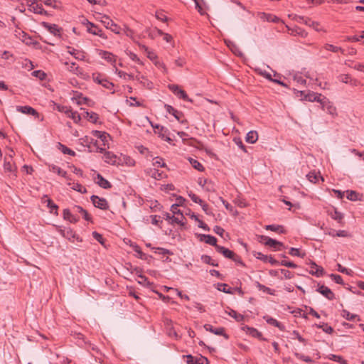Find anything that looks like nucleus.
I'll list each match as a JSON object with an SVG mask.
<instances>
[{"mask_svg": "<svg viewBox=\"0 0 364 364\" xmlns=\"http://www.w3.org/2000/svg\"><path fill=\"white\" fill-rule=\"evenodd\" d=\"M321 109L323 111H326L328 114H331L333 117L337 115L336 107L333 105V104L329 101V100L325 97H322V100L320 103Z\"/></svg>", "mask_w": 364, "mask_h": 364, "instance_id": "f257e3e1", "label": "nucleus"}, {"mask_svg": "<svg viewBox=\"0 0 364 364\" xmlns=\"http://www.w3.org/2000/svg\"><path fill=\"white\" fill-rule=\"evenodd\" d=\"M83 23L86 25L87 31L88 33L95 36H98L103 39L107 38V36L104 33L103 31L93 23L90 22L88 20H85V21Z\"/></svg>", "mask_w": 364, "mask_h": 364, "instance_id": "f03ea898", "label": "nucleus"}, {"mask_svg": "<svg viewBox=\"0 0 364 364\" xmlns=\"http://www.w3.org/2000/svg\"><path fill=\"white\" fill-rule=\"evenodd\" d=\"M100 21L107 28L110 29L114 33L119 34L120 33V27L116 24L108 16L103 15Z\"/></svg>", "mask_w": 364, "mask_h": 364, "instance_id": "7ed1b4c3", "label": "nucleus"}, {"mask_svg": "<svg viewBox=\"0 0 364 364\" xmlns=\"http://www.w3.org/2000/svg\"><path fill=\"white\" fill-rule=\"evenodd\" d=\"M164 107L167 112L172 114L180 123L188 124L187 119H184V114L182 112L176 109L171 105H165Z\"/></svg>", "mask_w": 364, "mask_h": 364, "instance_id": "20e7f679", "label": "nucleus"}, {"mask_svg": "<svg viewBox=\"0 0 364 364\" xmlns=\"http://www.w3.org/2000/svg\"><path fill=\"white\" fill-rule=\"evenodd\" d=\"M168 89L178 98L182 99L185 101L188 102H192V100L190 99L186 94V92L180 88V87L178 85L171 84L168 85Z\"/></svg>", "mask_w": 364, "mask_h": 364, "instance_id": "39448f33", "label": "nucleus"}, {"mask_svg": "<svg viewBox=\"0 0 364 364\" xmlns=\"http://www.w3.org/2000/svg\"><path fill=\"white\" fill-rule=\"evenodd\" d=\"M90 200L94 205L95 207L101 209V210H107L109 208V205L107 200L104 198H100L97 196L92 195L90 197Z\"/></svg>", "mask_w": 364, "mask_h": 364, "instance_id": "423d86ee", "label": "nucleus"}, {"mask_svg": "<svg viewBox=\"0 0 364 364\" xmlns=\"http://www.w3.org/2000/svg\"><path fill=\"white\" fill-rule=\"evenodd\" d=\"M38 0H30L27 1V5L29 6V10L35 14L41 15H48V12L43 8L42 5L38 4Z\"/></svg>", "mask_w": 364, "mask_h": 364, "instance_id": "0eeeda50", "label": "nucleus"}, {"mask_svg": "<svg viewBox=\"0 0 364 364\" xmlns=\"http://www.w3.org/2000/svg\"><path fill=\"white\" fill-rule=\"evenodd\" d=\"M301 96L303 97L304 100L309 102H317L321 103L323 95L319 93L309 91L306 93L305 91L300 92Z\"/></svg>", "mask_w": 364, "mask_h": 364, "instance_id": "6e6552de", "label": "nucleus"}, {"mask_svg": "<svg viewBox=\"0 0 364 364\" xmlns=\"http://www.w3.org/2000/svg\"><path fill=\"white\" fill-rule=\"evenodd\" d=\"M261 239L264 241L265 245L274 247L275 250H281L282 247H284L282 242L272 239L268 236L262 235Z\"/></svg>", "mask_w": 364, "mask_h": 364, "instance_id": "1a4fd4ad", "label": "nucleus"}, {"mask_svg": "<svg viewBox=\"0 0 364 364\" xmlns=\"http://www.w3.org/2000/svg\"><path fill=\"white\" fill-rule=\"evenodd\" d=\"M328 215L334 220L337 221L340 225H344L345 223L343 221L344 215L343 213L339 212L338 209L335 207H332L331 209L327 211Z\"/></svg>", "mask_w": 364, "mask_h": 364, "instance_id": "9d476101", "label": "nucleus"}, {"mask_svg": "<svg viewBox=\"0 0 364 364\" xmlns=\"http://www.w3.org/2000/svg\"><path fill=\"white\" fill-rule=\"evenodd\" d=\"M316 291L319 292L321 294H322L324 297H326L327 299L331 301L335 299V294L331 291V289H329L328 287H326L323 284H318V288L316 289Z\"/></svg>", "mask_w": 364, "mask_h": 364, "instance_id": "9b49d317", "label": "nucleus"}, {"mask_svg": "<svg viewBox=\"0 0 364 364\" xmlns=\"http://www.w3.org/2000/svg\"><path fill=\"white\" fill-rule=\"evenodd\" d=\"M42 26L43 28L47 29L50 33L53 34L55 36L61 37V31L62 28H60L56 24H51L47 22H43Z\"/></svg>", "mask_w": 364, "mask_h": 364, "instance_id": "f8f14e48", "label": "nucleus"}, {"mask_svg": "<svg viewBox=\"0 0 364 364\" xmlns=\"http://www.w3.org/2000/svg\"><path fill=\"white\" fill-rule=\"evenodd\" d=\"M204 328L215 335L223 336L225 339H229V336L225 333V328L223 327L214 328L210 324H205Z\"/></svg>", "mask_w": 364, "mask_h": 364, "instance_id": "ddd939ff", "label": "nucleus"}, {"mask_svg": "<svg viewBox=\"0 0 364 364\" xmlns=\"http://www.w3.org/2000/svg\"><path fill=\"white\" fill-rule=\"evenodd\" d=\"M10 158H12V156L10 155ZM4 171L6 173H10L13 175L14 176H16V166L12 163V160H8L6 157L4 159Z\"/></svg>", "mask_w": 364, "mask_h": 364, "instance_id": "4468645a", "label": "nucleus"}, {"mask_svg": "<svg viewBox=\"0 0 364 364\" xmlns=\"http://www.w3.org/2000/svg\"><path fill=\"white\" fill-rule=\"evenodd\" d=\"M71 242H74L75 240L77 242H82V239L76 234V232L70 228H67L64 237Z\"/></svg>", "mask_w": 364, "mask_h": 364, "instance_id": "2eb2a0df", "label": "nucleus"}, {"mask_svg": "<svg viewBox=\"0 0 364 364\" xmlns=\"http://www.w3.org/2000/svg\"><path fill=\"white\" fill-rule=\"evenodd\" d=\"M309 274L316 277H322L324 274V269L322 267L317 265L315 262H311L310 264Z\"/></svg>", "mask_w": 364, "mask_h": 364, "instance_id": "dca6fc26", "label": "nucleus"}, {"mask_svg": "<svg viewBox=\"0 0 364 364\" xmlns=\"http://www.w3.org/2000/svg\"><path fill=\"white\" fill-rule=\"evenodd\" d=\"M42 200L44 203H46L47 207L50 209V213H53L55 215H58V206L55 203H54V202L51 199L48 198V196H44Z\"/></svg>", "mask_w": 364, "mask_h": 364, "instance_id": "f3484780", "label": "nucleus"}, {"mask_svg": "<svg viewBox=\"0 0 364 364\" xmlns=\"http://www.w3.org/2000/svg\"><path fill=\"white\" fill-rule=\"evenodd\" d=\"M63 218L64 220H68L71 223H76L80 220V218L73 214L68 208L63 210Z\"/></svg>", "mask_w": 364, "mask_h": 364, "instance_id": "a211bd4d", "label": "nucleus"}, {"mask_svg": "<svg viewBox=\"0 0 364 364\" xmlns=\"http://www.w3.org/2000/svg\"><path fill=\"white\" fill-rule=\"evenodd\" d=\"M48 168L50 171L56 173L59 176H61L62 177L65 178L67 181H71V178L68 175L67 172L60 168L59 166L54 164H50L48 165Z\"/></svg>", "mask_w": 364, "mask_h": 364, "instance_id": "6ab92c4d", "label": "nucleus"}, {"mask_svg": "<svg viewBox=\"0 0 364 364\" xmlns=\"http://www.w3.org/2000/svg\"><path fill=\"white\" fill-rule=\"evenodd\" d=\"M200 240L205 242L206 244L214 246L216 248L217 245V238L210 235L200 234L199 235Z\"/></svg>", "mask_w": 364, "mask_h": 364, "instance_id": "aec40b11", "label": "nucleus"}, {"mask_svg": "<svg viewBox=\"0 0 364 364\" xmlns=\"http://www.w3.org/2000/svg\"><path fill=\"white\" fill-rule=\"evenodd\" d=\"M68 53L73 55L75 59L78 60H85V54L84 51L77 50L70 46L68 47Z\"/></svg>", "mask_w": 364, "mask_h": 364, "instance_id": "412c9836", "label": "nucleus"}, {"mask_svg": "<svg viewBox=\"0 0 364 364\" xmlns=\"http://www.w3.org/2000/svg\"><path fill=\"white\" fill-rule=\"evenodd\" d=\"M99 54L102 58L105 59L108 63H110L114 67H115L116 56L114 54L105 50H100Z\"/></svg>", "mask_w": 364, "mask_h": 364, "instance_id": "4be33fe9", "label": "nucleus"}, {"mask_svg": "<svg viewBox=\"0 0 364 364\" xmlns=\"http://www.w3.org/2000/svg\"><path fill=\"white\" fill-rule=\"evenodd\" d=\"M151 126L155 129V133L158 134V136L161 139L164 138L167 134H170L168 129L166 127H164L160 124L154 125L151 124Z\"/></svg>", "mask_w": 364, "mask_h": 364, "instance_id": "5701e85b", "label": "nucleus"}, {"mask_svg": "<svg viewBox=\"0 0 364 364\" xmlns=\"http://www.w3.org/2000/svg\"><path fill=\"white\" fill-rule=\"evenodd\" d=\"M225 312L230 316L232 317L236 321H242L245 318L242 314H238L236 311L232 309L230 307L227 306Z\"/></svg>", "mask_w": 364, "mask_h": 364, "instance_id": "b1692460", "label": "nucleus"}, {"mask_svg": "<svg viewBox=\"0 0 364 364\" xmlns=\"http://www.w3.org/2000/svg\"><path fill=\"white\" fill-rule=\"evenodd\" d=\"M16 110L19 112H21V113H23L26 114H29V115H33V116L38 114V112L35 109H33V107H31L30 106H27V105L26 106H17Z\"/></svg>", "mask_w": 364, "mask_h": 364, "instance_id": "393cba45", "label": "nucleus"}, {"mask_svg": "<svg viewBox=\"0 0 364 364\" xmlns=\"http://www.w3.org/2000/svg\"><path fill=\"white\" fill-rule=\"evenodd\" d=\"M306 178L311 183H316L319 179L322 181H324L323 178L321 176L320 172H316L315 171H310L306 175Z\"/></svg>", "mask_w": 364, "mask_h": 364, "instance_id": "a878e982", "label": "nucleus"}, {"mask_svg": "<svg viewBox=\"0 0 364 364\" xmlns=\"http://www.w3.org/2000/svg\"><path fill=\"white\" fill-rule=\"evenodd\" d=\"M289 31H290V34L292 35V36H300L301 38H305L306 36H307V32L299 27V26H294L291 28H289Z\"/></svg>", "mask_w": 364, "mask_h": 364, "instance_id": "bb28decb", "label": "nucleus"}, {"mask_svg": "<svg viewBox=\"0 0 364 364\" xmlns=\"http://www.w3.org/2000/svg\"><path fill=\"white\" fill-rule=\"evenodd\" d=\"M134 80L139 82L141 84L143 85L144 87H146L149 89H151L152 87V82L149 80L144 75H141L139 73L134 76Z\"/></svg>", "mask_w": 364, "mask_h": 364, "instance_id": "cd10ccee", "label": "nucleus"}, {"mask_svg": "<svg viewBox=\"0 0 364 364\" xmlns=\"http://www.w3.org/2000/svg\"><path fill=\"white\" fill-rule=\"evenodd\" d=\"M216 251L220 254H222L225 257L231 259L232 257H234V252L232 250H230L229 249L223 247V246H216Z\"/></svg>", "mask_w": 364, "mask_h": 364, "instance_id": "c85d7f7f", "label": "nucleus"}, {"mask_svg": "<svg viewBox=\"0 0 364 364\" xmlns=\"http://www.w3.org/2000/svg\"><path fill=\"white\" fill-rule=\"evenodd\" d=\"M105 162L114 165L117 164V156L111 151H105L103 156Z\"/></svg>", "mask_w": 364, "mask_h": 364, "instance_id": "c756f323", "label": "nucleus"}, {"mask_svg": "<svg viewBox=\"0 0 364 364\" xmlns=\"http://www.w3.org/2000/svg\"><path fill=\"white\" fill-rule=\"evenodd\" d=\"M92 134L94 136L97 137L103 141L104 145L108 141V139L110 137L109 134L98 130H93Z\"/></svg>", "mask_w": 364, "mask_h": 364, "instance_id": "7c9ffc66", "label": "nucleus"}, {"mask_svg": "<svg viewBox=\"0 0 364 364\" xmlns=\"http://www.w3.org/2000/svg\"><path fill=\"white\" fill-rule=\"evenodd\" d=\"M97 183L105 189H108L112 187L111 183L105 179L101 174L97 173Z\"/></svg>", "mask_w": 364, "mask_h": 364, "instance_id": "2f4dec72", "label": "nucleus"}, {"mask_svg": "<svg viewBox=\"0 0 364 364\" xmlns=\"http://www.w3.org/2000/svg\"><path fill=\"white\" fill-rule=\"evenodd\" d=\"M338 79L341 82H342L343 83L350 84L351 85H353V86H357L359 84V82L358 80H352L350 78V75H345V74L341 75L338 77Z\"/></svg>", "mask_w": 364, "mask_h": 364, "instance_id": "473e14b6", "label": "nucleus"}, {"mask_svg": "<svg viewBox=\"0 0 364 364\" xmlns=\"http://www.w3.org/2000/svg\"><path fill=\"white\" fill-rule=\"evenodd\" d=\"M246 328H247V333L254 337V338H259V340L261 341H264L266 340L265 338H264L262 337V334L261 332H259L257 329L253 328V327H249V326H246Z\"/></svg>", "mask_w": 364, "mask_h": 364, "instance_id": "72a5a7b5", "label": "nucleus"}, {"mask_svg": "<svg viewBox=\"0 0 364 364\" xmlns=\"http://www.w3.org/2000/svg\"><path fill=\"white\" fill-rule=\"evenodd\" d=\"M264 319L268 324H270L273 326L277 327L279 330L282 331L284 329V326L277 319L272 318L269 316H264Z\"/></svg>", "mask_w": 364, "mask_h": 364, "instance_id": "f704fd0d", "label": "nucleus"}, {"mask_svg": "<svg viewBox=\"0 0 364 364\" xmlns=\"http://www.w3.org/2000/svg\"><path fill=\"white\" fill-rule=\"evenodd\" d=\"M148 173L151 178H154L156 180H161L164 176L163 171H160L156 168H150L148 171Z\"/></svg>", "mask_w": 364, "mask_h": 364, "instance_id": "c9c22d12", "label": "nucleus"}, {"mask_svg": "<svg viewBox=\"0 0 364 364\" xmlns=\"http://www.w3.org/2000/svg\"><path fill=\"white\" fill-rule=\"evenodd\" d=\"M265 229L267 230L277 232L280 234H284L286 232L284 228L279 225H267L265 226Z\"/></svg>", "mask_w": 364, "mask_h": 364, "instance_id": "e433bc0d", "label": "nucleus"}, {"mask_svg": "<svg viewBox=\"0 0 364 364\" xmlns=\"http://www.w3.org/2000/svg\"><path fill=\"white\" fill-rule=\"evenodd\" d=\"M258 139V134L256 131H250L246 136V141L250 144L255 143Z\"/></svg>", "mask_w": 364, "mask_h": 364, "instance_id": "4c0bfd02", "label": "nucleus"}, {"mask_svg": "<svg viewBox=\"0 0 364 364\" xmlns=\"http://www.w3.org/2000/svg\"><path fill=\"white\" fill-rule=\"evenodd\" d=\"M68 185L71 187V188L74 191H76L81 193H87V188L84 186H82L79 183H73L70 182L68 183Z\"/></svg>", "mask_w": 364, "mask_h": 364, "instance_id": "58836bf2", "label": "nucleus"}, {"mask_svg": "<svg viewBox=\"0 0 364 364\" xmlns=\"http://www.w3.org/2000/svg\"><path fill=\"white\" fill-rule=\"evenodd\" d=\"M255 285L259 291H262L267 293L269 295H274L275 290L272 289L260 284L259 282H256Z\"/></svg>", "mask_w": 364, "mask_h": 364, "instance_id": "ea45409f", "label": "nucleus"}, {"mask_svg": "<svg viewBox=\"0 0 364 364\" xmlns=\"http://www.w3.org/2000/svg\"><path fill=\"white\" fill-rule=\"evenodd\" d=\"M341 315L343 318H345L348 321H353L355 318H358V321L360 320V316L358 315L351 314L346 309H343L342 311Z\"/></svg>", "mask_w": 364, "mask_h": 364, "instance_id": "a19ab883", "label": "nucleus"}, {"mask_svg": "<svg viewBox=\"0 0 364 364\" xmlns=\"http://www.w3.org/2000/svg\"><path fill=\"white\" fill-rule=\"evenodd\" d=\"M65 113L68 114V116L73 119L74 122L77 123L80 121L81 117L79 114V113L76 111H72L71 109H68Z\"/></svg>", "mask_w": 364, "mask_h": 364, "instance_id": "79ce46f5", "label": "nucleus"}, {"mask_svg": "<svg viewBox=\"0 0 364 364\" xmlns=\"http://www.w3.org/2000/svg\"><path fill=\"white\" fill-rule=\"evenodd\" d=\"M328 358L334 362L339 363L340 364H348L347 360H345L342 356L335 355V354H329L328 355Z\"/></svg>", "mask_w": 364, "mask_h": 364, "instance_id": "37998d69", "label": "nucleus"}, {"mask_svg": "<svg viewBox=\"0 0 364 364\" xmlns=\"http://www.w3.org/2000/svg\"><path fill=\"white\" fill-rule=\"evenodd\" d=\"M203 262L210 264L213 267H218V262L213 260L210 256L203 255L200 257Z\"/></svg>", "mask_w": 364, "mask_h": 364, "instance_id": "c03bdc74", "label": "nucleus"}, {"mask_svg": "<svg viewBox=\"0 0 364 364\" xmlns=\"http://www.w3.org/2000/svg\"><path fill=\"white\" fill-rule=\"evenodd\" d=\"M59 149L65 154H68L70 156H75V152L67 147L66 146L62 144L61 143H58Z\"/></svg>", "mask_w": 364, "mask_h": 364, "instance_id": "a18cd8bd", "label": "nucleus"}, {"mask_svg": "<svg viewBox=\"0 0 364 364\" xmlns=\"http://www.w3.org/2000/svg\"><path fill=\"white\" fill-rule=\"evenodd\" d=\"M189 161H190V164H191V166L196 170L199 171H204V167L202 165L201 163H200L198 160L196 159H193L192 158H190L189 159Z\"/></svg>", "mask_w": 364, "mask_h": 364, "instance_id": "49530a36", "label": "nucleus"}, {"mask_svg": "<svg viewBox=\"0 0 364 364\" xmlns=\"http://www.w3.org/2000/svg\"><path fill=\"white\" fill-rule=\"evenodd\" d=\"M217 289L224 293L232 294V289L228 287V284L225 283H218L217 284Z\"/></svg>", "mask_w": 364, "mask_h": 364, "instance_id": "de8ad7c7", "label": "nucleus"}, {"mask_svg": "<svg viewBox=\"0 0 364 364\" xmlns=\"http://www.w3.org/2000/svg\"><path fill=\"white\" fill-rule=\"evenodd\" d=\"M333 237H351V235L347 232L346 230H333V233H329Z\"/></svg>", "mask_w": 364, "mask_h": 364, "instance_id": "09e8293b", "label": "nucleus"}, {"mask_svg": "<svg viewBox=\"0 0 364 364\" xmlns=\"http://www.w3.org/2000/svg\"><path fill=\"white\" fill-rule=\"evenodd\" d=\"M115 73H117V75L124 79H127V77L130 80H134V75L133 74H128L124 71L119 70L117 68H115Z\"/></svg>", "mask_w": 364, "mask_h": 364, "instance_id": "8fccbe9b", "label": "nucleus"}, {"mask_svg": "<svg viewBox=\"0 0 364 364\" xmlns=\"http://www.w3.org/2000/svg\"><path fill=\"white\" fill-rule=\"evenodd\" d=\"M316 327L322 328L324 332L328 334H331L333 332V328L326 323H322L321 324L316 325Z\"/></svg>", "mask_w": 364, "mask_h": 364, "instance_id": "3c124183", "label": "nucleus"}, {"mask_svg": "<svg viewBox=\"0 0 364 364\" xmlns=\"http://www.w3.org/2000/svg\"><path fill=\"white\" fill-rule=\"evenodd\" d=\"M304 24L309 26V27H312L316 31H319V24L318 22L311 20L309 18L305 20Z\"/></svg>", "mask_w": 364, "mask_h": 364, "instance_id": "603ef678", "label": "nucleus"}, {"mask_svg": "<svg viewBox=\"0 0 364 364\" xmlns=\"http://www.w3.org/2000/svg\"><path fill=\"white\" fill-rule=\"evenodd\" d=\"M324 48L326 50H329V51H331L333 53H337V52L341 51L342 53H343V50L341 47L335 46L332 44H328V43L326 44L324 46Z\"/></svg>", "mask_w": 364, "mask_h": 364, "instance_id": "864d4df0", "label": "nucleus"}, {"mask_svg": "<svg viewBox=\"0 0 364 364\" xmlns=\"http://www.w3.org/2000/svg\"><path fill=\"white\" fill-rule=\"evenodd\" d=\"M289 254L292 256H296L301 258H304L306 256V253H301L298 248L291 247Z\"/></svg>", "mask_w": 364, "mask_h": 364, "instance_id": "5fc2aeb1", "label": "nucleus"}, {"mask_svg": "<svg viewBox=\"0 0 364 364\" xmlns=\"http://www.w3.org/2000/svg\"><path fill=\"white\" fill-rule=\"evenodd\" d=\"M65 65H68V69L70 72H72L73 73L77 74L79 70V66L77 65L76 63L73 62L71 63H69L68 62L65 63Z\"/></svg>", "mask_w": 364, "mask_h": 364, "instance_id": "6e6d98bb", "label": "nucleus"}, {"mask_svg": "<svg viewBox=\"0 0 364 364\" xmlns=\"http://www.w3.org/2000/svg\"><path fill=\"white\" fill-rule=\"evenodd\" d=\"M138 277L141 279V280L138 282L139 284H143L144 286L147 287H150L152 286L153 283L150 282L146 276L139 274Z\"/></svg>", "mask_w": 364, "mask_h": 364, "instance_id": "4d7b16f0", "label": "nucleus"}, {"mask_svg": "<svg viewBox=\"0 0 364 364\" xmlns=\"http://www.w3.org/2000/svg\"><path fill=\"white\" fill-rule=\"evenodd\" d=\"M359 194L354 191H347V198L352 201H356L358 200Z\"/></svg>", "mask_w": 364, "mask_h": 364, "instance_id": "13d9d810", "label": "nucleus"}, {"mask_svg": "<svg viewBox=\"0 0 364 364\" xmlns=\"http://www.w3.org/2000/svg\"><path fill=\"white\" fill-rule=\"evenodd\" d=\"M31 75L41 80H43L46 77V74L41 70H34L32 72Z\"/></svg>", "mask_w": 364, "mask_h": 364, "instance_id": "bf43d9fd", "label": "nucleus"}, {"mask_svg": "<svg viewBox=\"0 0 364 364\" xmlns=\"http://www.w3.org/2000/svg\"><path fill=\"white\" fill-rule=\"evenodd\" d=\"M141 48L144 50V51L147 54V57L153 60L154 59L156 58L157 56L155 54V53H154L153 51H151L148 47H146V46L144 45H142L141 46Z\"/></svg>", "mask_w": 364, "mask_h": 364, "instance_id": "052dcab7", "label": "nucleus"}, {"mask_svg": "<svg viewBox=\"0 0 364 364\" xmlns=\"http://www.w3.org/2000/svg\"><path fill=\"white\" fill-rule=\"evenodd\" d=\"M294 355L299 360H301L307 363H313V360L309 357V356H306L303 354H301V353H294Z\"/></svg>", "mask_w": 364, "mask_h": 364, "instance_id": "680f3d73", "label": "nucleus"}, {"mask_svg": "<svg viewBox=\"0 0 364 364\" xmlns=\"http://www.w3.org/2000/svg\"><path fill=\"white\" fill-rule=\"evenodd\" d=\"M183 219L184 218H181V217L178 218V217H175L174 215H172L171 221H170V223L171 224L176 223V224H178L181 227H184L185 223L183 222Z\"/></svg>", "mask_w": 364, "mask_h": 364, "instance_id": "e2e57ef3", "label": "nucleus"}, {"mask_svg": "<svg viewBox=\"0 0 364 364\" xmlns=\"http://www.w3.org/2000/svg\"><path fill=\"white\" fill-rule=\"evenodd\" d=\"M179 207V204H173L171 206V211L172 212V213L173 215H181V218H184V216L182 213V212L181 211V210L178 208Z\"/></svg>", "mask_w": 364, "mask_h": 364, "instance_id": "0e129e2a", "label": "nucleus"}, {"mask_svg": "<svg viewBox=\"0 0 364 364\" xmlns=\"http://www.w3.org/2000/svg\"><path fill=\"white\" fill-rule=\"evenodd\" d=\"M92 237L99 242L101 245H104L105 242V240L103 238L102 235L99 232L94 231L92 233Z\"/></svg>", "mask_w": 364, "mask_h": 364, "instance_id": "69168bd1", "label": "nucleus"}, {"mask_svg": "<svg viewBox=\"0 0 364 364\" xmlns=\"http://www.w3.org/2000/svg\"><path fill=\"white\" fill-rule=\"evenodd\" d=\"M253 255L257 259H258L264 262H267L268 255H264L259 252H255Z\"/></svg>", "mask_w": 364, "mask_h": 364, "instance_id": "338daca9", "label": "nucleus"}, {"mask_svg": "<svg viewBox=\"0 0 364 364\" xmlns=\"http://www.w3.org/2000/svg\"><path fill=\"white\" fill-rule=\"evenodd\" d=\"M92 79L95 82L100 85L103 80L105 78L103 77V75L100 73H93L92 74Z\"/></svg>", "mask_w": 364, "mask_h": 364, "instance_id": "774afa93", "label": "nucleus"}]
</instances>
